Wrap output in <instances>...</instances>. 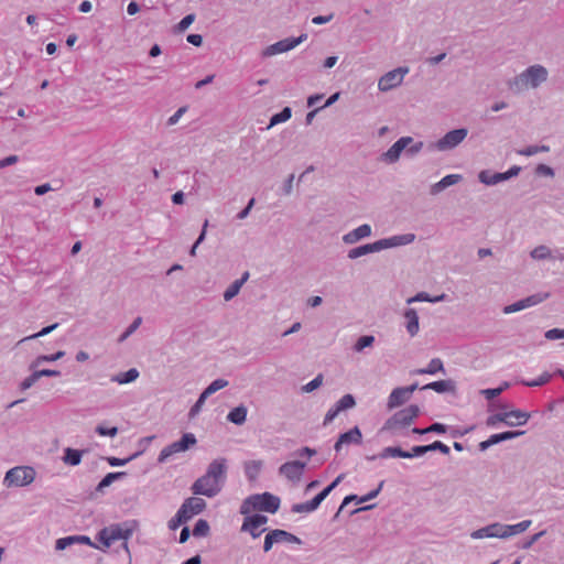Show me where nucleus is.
Here are the masks:
<instances>
[{
	"label": "nucleus",
	"instance_id": "nucleus-59",
	"mask_svg": "<svg viewBox=\"0 0 564 564\" xmlns=\"http://www.w3.org/2000/svg\"><path fill=\"white\" fill-rule=\"evenodd\" d=\"M544 336L549 340L562 339L564 338V329L552 328L546 330Z\"/></svg>",
	"mask_w": 564,
	"mask_h": 564
},
{
	"label": "nucleus",
	"instance_id": "nucleus-50",
	"mask_svg": "<svg viewBox=\"0 0 564 564\" xmlns=\"http://www.w3.org/2000/svg\"><path fill=\"white\" fill-rule=\"evenodd\" d=\"M551 373L549 372H543L541 376H539L536 379L534 380H527V381H522V383L527 387H541L545 383H547L550 380H551Z\"/></svg>",
	"mask_w": 564,
	"mask_h": 564
},
{
	"label": "nucleus",
	"instance_id": "nucleus-21",
	"mask_svg": "<svg viewBox=\"0 0 564 564\" xmlns=\"http://www.w3.org/2000/svg\"><path fill=\"white\" fill-rule=\"evenodd\" d=\"M523 434H524L523 431H507V432H502V433H498V434H492L488 440L482 441L479 444V447H480L481 451H486L489 447H491L492 445H496V444H498L500 442L513 440V438L519 437V436H521Z\"/></svg>",
	"mask_w": 564,
	"mask_h": 564
},
{
	"label": "nucleus",
	"instance_id": "nucleus-22",
	"mask_svg": "<svg viewBox=\"0 0 564 564\" xmlns=\"http://www.w3.org/2000/svg\"><path fill=\"white\" fill-rule=\"evenodd\" d=\"M403 318L405 321L404 327L410 337H415L420 332V321L417 312L409 307L403 312Z\"/></svg>",
	"mask_w": 564,
	"mask_h": 564
},
{
	"label": "nucleus",
	"instance_id": "nucleus-23",
	"mask_svg": "<svg viewBox=\"0 0 564 564\" xmlns=\"http://www.w3.org/2000/svg\"><path fill=\"white\" fill-rule=\"evenodd\" d=\"M411 398L403 387L395 388L391 391L387 400L388 410H393L406 403Z\"/></svg>",
	"mask_w": 564,
	"mask_h": 564
},
{
	"label": "nucleus",
	"instance_id": "nucleus-47",
	"mask_svg": "<svg viewBox=\"0 0 564 564\" xmlns=\"http://www.w3.org/2000/svg\"><path fill=\"white\" fill-rule=\"evenodd\" d=\"M207 398H208V395H206L204 392L200 393L197 401L195 402V404L191 408V410L188 412V416L191 419L196 417L200 413Z\"/></svg>",
	"mask_w": 564,
	"mask_h": 564
},
{
	"label": "nucleus",
	"instance_id": "nucleus-6",
	"mask_svg": "<svg viewBox=\"0 0 564 564\" xmlns=\"http://www.w3.org/2000/svg\"><path fill=\"white\" fill-rule=\"evenodd\" d=\"M420 409L417 405H409L389 417L382 426V431H389L393 435H399L400 432L408 426L419 416Z\"/></svg>",
	"mask_w": 564,
	"mask_h": 564
},
{
	"label": "nucleus",
	"instance_id": "nucleus-49",
	"mask_svg": "<svg viewBox=\"0 0 564 564\" xmlns=\"http://www.w3.org/2000/svg\"><path fill=\"white\" fill-rule=\"evenodd\" d=\"M241 285L237 282V281H234L224 292V300L226 302H229L231 301L235 296H237L241 290Z\"/></svg>",
	"mask_w": 564,
	"mask_h": 564
},
{
	"label": "nucleus",
	"instance_id": "nucleus-53",
	"mask_svg": "<svg viewBox=\"0 0 564 564\" xmlns=\"http://www.w3.org/2000/svg\"><path fill=\"white\" fill-rule=\"evenodd\" d=\"M344 479V475H339L336 479L328 485L325 489H323L318 495V499L323 502V500L339 485V482Z\"/></svg>",
	"mask_w": 564,
	"mask_h": 564
},
{
	"label": "nucleus",
	"instance_id": "nucleus-34",
	"mask_svg": "<svg viewBox=\"0 0 564 564\" xmlns=\"http://www.w3.org/2000/svg\"><path fill=\"white\" fill-rule=\"evenodd\" d=\"M375 336L372 335H364V336H360L356 343L354 344V351L356 352H362L366 348H370L373 346L375 344Z\"/></svg>",
	"mask_w": 564,
	"mask_h": 564
},
{
	"label": "nucleus",
	"instance_id": "nucleus-55",
	"mask_svg": "<svg viewBox=\"0 0 564 564\" xmlns=\"http://www.w3.org/2000/svg\"><path fill=\"white\" fill-rule=\"evenodd\" d=\"M57 326H58L57 323L46 326V327L42 328L39 333L24 337L23 339H21V343L25 341V340H31V339L46 336L50 333H52L55 328H57Z\"/></svg>",
	"mask_w": 564,
	"mask_h": 564
},
{
	"label": "nucleus",
	"instance_id": "nucleus-5",
	"mask_svg": "<svg viewBox=\"0 0 564 564\" xmlns=\"http://www.w3.org/2000/svg\"><path fill=\"white\" fill-rule=\"evenodd\" d=\"M280 507V498L270 494H256L246 498L240 506L241 514H250L252 511L275 513Z\"/></svg>",
	"mask_w": 564,
	"mask_h": 564
},
{
	"label": "nucleus",
	"instance_id": "nucleus-24",
	"mask_svg": "<svg viewBox=\"0 0 564 564\" xmlns=\"http://www.w3.org/2000/svg\"><path fill=\"white\" fill-rule=\"evenodd\" d=\"M61 372L58 370L53 369H42L35 370L32 375L26 377L20 384L22 390L30 389L37 380H41L42 377H58Z\"/></svg>",
	"mask_w": 564,
	"mask_h": 564
},
{
	"label": "nucleus",
	"instance_id": "nucleus-63",
	"mask_svg": "<svg viewBox=\"0 0 564 564\" xmlns=\"http://www.w3.org/2000/svg\"><path fill=\"white\" fill-rule=\"evenodd\" d=\"M427 448H430V452L440 451L444 455L449 454V447L440 441H435L434 443L427 445Z\"/></svg>",
	"mask_w": 564,
	"mask_h": 564
},
{
	"label": "nucleus",
	"instance_id": "nucleus-39",
	"mask_svg": "<svg viewBox=\"0 0 564 564\" xmlns=\"http://www.w3.org/2000/svg\"><path fill=\"white\" fill-rule=\"evenodd\" d=\"M292 116V111L290 107H285L281 112L275 113L271 117L270 123L268 128L276 126L279 123L288 121Z\"/></svg>",
	"mask_w": 564,
	"mask_h": 564
},
{
	"label": "nucleus",
	"instance_id": "nucleus-36",
	"mask_svg": "<svg viewBox=\"0 0 564 564\" xmlns=\"http://www.w3.org/2000/svg\"><path fill=\"white\" fill-rule=\"evenodd\" d=\"M531 524V520H523L516 524H507L508 538L527 531Z\"/></svg>",
	"mask_w": 564,
	"mask_h": 564
},
{
	"label": "nucleus",
	"instance_id": "nucleus-40",
	"mask_svg": "<svg viewBox=\"0 0 564 564\" xmlns=\"http://www.w3.org/2000/svg\"><path fill=\"white\" fill-rule=\"evenodd\" d=\"M549 151H550V147L546 144L529 145L524 149L518 150V154L522 155V156H532L540 152H549Z\"/></svg>",
	"mask_w": 564,
	"mask_h": 564
},
{
	"label": "nucleus",
	"instance_id": "nucleus-28",
	"mask_svg": "<svg viewBox=\"0 0 564 564\" xmlns=\"http://www.w3.org/2000/svg\"><path fill=\"white\" fill-rule=\"evenodd\" d=\"M445 299H446V294H444V293H442L440 295L431 296L426 292H419L414 296L409 297L406 300V304L410 305V304H413L416 302L440 303V302L445 301Z\"/></svg>",
	"mask_w": 564,
	"mask_h": 564
},
{
	"label": "nucleus",
	"instance_id": "nucleus-26",
	"mask_svg": "<svg viewBox=\"0 0 564 564\" xmlns=\"http://www.w3.org/2000/svg\"><path fill=\"white\" fill-rule=\"evenodd\" d=\"M84 451L66 447L62 460L68 466H78L82 462Z\"/></svg>",
	"mask_w": 564,
	"mask_h": 564
},
{
	"label": "nucleus",
	"instance_id": "nucleus-10",
	"mask_svg": "<svg viewBox=\"0 0 564 564\" xmlns=\"http://www.w3.org/2000/svg\"><path fill=\"white\" fill-rule=\"evenodd\" d=\"M466 128L454 129L445 133L441 139L431 144V149L438 152H446L458 147L467 137Z\"/></svg>",
	"mask_w": 564,
	"mask_h": 564
},
{
	"label": "nucleus",
	"instance_id": "nucleus-32",
	"mask_svg": "<svg viewBox=\"0 0 564 564\" xmlns=\"http://www.w3.org/2000/svg\"><path fill=\"white\" fill-rule=\"evenodd\" d=\"M272 533H273V538H274L275 544L276 543H295V544H301V540L297 536H295L294 534H292V533H290L288 531L275 529V530H272Z\"/></svg>",
	"mask_w": 564,
	"mask_h": 564
},
{
	"label": "nucleus",
	"instance_id": "nucleus-14",
	"mask_svg": "<svg viewBox=\"0 0 564 564\" xmlns=\"http://www.w3.org/2000/svg\"><path fill=\"white\" fill-rule=\"evenodd\" d=\"M550 297L549 292H539L503 307L505 314H512L535 306Z\"/></svg>",
	"mask_w": 564,
	"mask_h": 564
},
{
	"label": "nucleus",
	"instance_id": "nucleus-37",
	"mask_svg": "<svg viewBox=\"0 0 564 564\" xmlns=\"http://www.w3.org/2000/svg\"><path fill=\"white\" fill-rule=\"evenodd\" d=\"M530 256L534 260H546L552 259V251L547 246L541 245L535 247L531 252Z\"/></svg>",
	"mask_w": 564,
	"mask_h": 564
},
{
	"label": "nucleus",
	"instance_id": "nucleus-16",
	"mask_svg": "<svg viewBox=\"0 0 564 564\" xmlns=\"http://www.w3.org/2000/svg\"><path fill=\"white\" fill-rule=\"evenodd\" d=\"M470 538L474 540L485 538L508 539L507 524L500 522L490 523L484 528L473 531L470 533Z\"/></svg>",
	"mask_w": 564,
	"mask_h": 564
},
{
	"label": "nucleus",
	"instance_id": "nucleus-41",
	"mask_svg": "<svg viewBox=\"0 0 564 564\" xmlns=\"http://www.w3.org/2000/svg\"><path fill=\"white\" fill-rule=\"evenodd\" d=\"M210 531L208 522L204 519H199L193 529V535L196 538L207 536Z\"/></svg>",
	"mask_w": 564,
	"mask_h": 564
},
{
	"label": "nucleus",
	"instance_id": "nucleus-58",
	"mask_svg": "<svg viewBox=\"0 0 564 564\" xmlns=\"http://www.w3.org/2000/svg\"><path fill=\"white\" fill-rule=\"evenodd\" d=\"M535 173L540 176L553 177L555 175L554 170L546 164H539L535 167Z\"/></svg>",
	"mask_w": 564,
	"mask_h": 564
},
{
	"label": "nucleus",
	"instance_id": "nucleus-62",
	"mask_svg": "<svg viewBox=\"0 0 564 564\" xmlns=\"http://www.w3.org/2000/svg\"><path fill=\"white\" fill-rule=\"evenodd\" d=\"M423 148L424 143L422 141H413L405 150L409 155L414 156L417 153H420L423 150Z\"/></svg>",
	"mask_w": 564,
	"mask_h": 564
},
{
	"label": "nucleus",
	"instance_id": "nucleus-13",
	"mask_svg": "<svg viewBox=\"0 0 564 564\" xmlns=\"http://www.w3.org/2000/svg\"><path fill=\"white\" fill-rule=\"evenodd\" d=\"M307 463L302 460H290L282 464L279 467L280 476L284 477L292 484H297L301 481L304 470L306 468Z\"/></svg>",
	"mask_w": 564,
	"mask_h": 564
},
{
	"label": "nucleus",
	"instance_id": "nucleus-12",
	"mask_svg": "<svg viewBox=\"0 0 564 564\" xmlns=\"http://www.w3.org/2000/svg\"><path fill=\"white\" fill-rule=\"evenodd\" d=\"M245 519L242 525L240 528L241 532L249 533L253 539H258L264 531V525L268 522V517L263 514H245Z\"/></svg>",
	"mask_w": 564,
	"mask_h": 564
},
{
	"label": "nucleus",
	"instance_id": "nucleus-43",
	"mask_svg": "<svg viewBox=\"0 0 564 564\" xmlns=\"http://www.w3.org/2000/svg\"><path fill=\"white\" fill-rule=\"evenodd\" d=\"M229 384L228 380L226 379H216L214 380L203 392L210 397L212 394L216 393L217 391L226 388Z\"/></svg>",
	"mask_w": 564,
	"mask_h": 564
},
{
	"label": "nucleus",
	"instance_id": "nucleus-2",
	"mask_svg": "<svg viewBox=\"0 0 564 564\" xmlns=\"http://www.w3.org/2000/svg\"><path fill=\"white\" fill-rule=\"evenodd\" d=\"M227 473L226 458L219 457L214 459L207 467L206 473L197 478L191 490L195 496H205L214 498L217 496L224 486Z\"/></svg>",
	"mask_w": 564,
	"mask_h": 564
},
{
	"label": "nucleus",
	"instance_id": "nucleus-30",
	"mask_svg": "<svg viewBox=\"0 0 564 564\" xmlns=\"http://www.w3.org/2000/svg\"><path fill=\"white\" fill-rule=\"evenodd\" d=\"M139 371L135 368H131L126 372L112 376L110 380L119 384H128L135 381L139 378Z\"/></svg>",
	"mask_w": 564,
	"mask_h": 564
},
{
	"label": "nucleus",
	"instance_id": "nucleus-31",
	"mask_svg": "<svg viewBox=\"0 0 564 564\" xmlns=\"http://www.w3.org/2000/svg\"><path fill=\"white\" fill-rule=\"evenodd\" d=\"M321 503L322 501L315 496L311 501L294 505L292 511L295 513H310L315 511Z\"/></svg>",
	"mask_w": 564,
	"mask_h": 564
},
{
	"label": "nucleus",
	"instance_id": "nucleus-29",
	"mask_svg": "<svg viewBox=\"0 0 564 564\" xmlns=\"http://www.w3.org/2000/svg\"><path fill=\"white\" fill-rule=\"evenodd\" d=\"M263 467L262 460H248L245 463V474L248 480L253 481L258 478L261 469Z\"/></svg>",
	"mask_w": 564,
	"mask_h": 564
},
{
	"label": "nucleus",
	"instance_id": "nucleus-27",
	"mask_svg": "<svg viewBox=\"0 0 564 564\" xmlns=\"http://www.w3.org/2000/svg\"><path fill=\"white\" fill-rule=\"evenodd\" d=\"M478 180L480 183L487 186H494L505 182L502 173H492L488 170L480 171L478 174Z\"/></svg>",
	"mask_w": 564,
	"mask_h": 564
},
{
	"label": "nucleus",
	"instance_id": "nucleus-1",
	"mask_svg": "<svg viewBox=\"0 0 564 564\" xmlns=\"http://www.w3.org/2000/svg\"><path fill=\"white\" fill-rule=\"evenodd\" d=\"M138 523L135 521H124L122 523H113L98 532L97 541L100 545L95 544L86 535H69L57 539L55 542V549L57 551L66 550L74 544H85L91 547H96L101 551H106L112 546L117 541H121V552L124 555L123 563H130V553L128 549V540L132 536Z\"/></svg>",
	"mask_w": 564,
	"mask_h": 564
},
{
	"label": "nucleus",
	"instance_id": "nucleus-8",
	"mask_svg": "<svg viewBox=\"0 0 564 564\" xmlns=\"http://www.w3.org/2000/svg\"><path fill=\"white\" fill-rule=\"evenodd\" d=\"M409 72L408 66H399L384 73L378 78V90L386 94L401 87Z\"/></svg>",
	"mask_w": 564,
	"mask_h": 564
},
{
	"label": "nucleus",
	"instance_id": "nucleus-33",
	"mask_svg": "<svg viewBox=\"0 0 564 564\" xmlns=\"http://www.w3.org/2000/svg\"><path fill=\"white\" fill-rule=\"evenodd\" d=\"M443 362L438 358L432 359L425 368L416 369L413 371L415 375H435L438 371H443Z\"/></svg>",
	"mask_w": 564,
	"mask_h": 564
},
{
	"label": "nucleus",
	"instance_id": "nucleus-20",
	"mask_svg": "<svg viewBox=\"0 0 564 564\" xmlns=\"http://www.w3.org/2000/svg\"><path fill=\"white\" fill-rule=\"evenodd\" d=\"M362 441V434L359 427L355 426L349 431L343 433L334 445L336 452H340L344 445L357 444L359 445Z\"/></svg>",
	"mask_w": 564,
	"mask_h": 564
},
{
	"label": "nucleus",
	"instance_id": "nucleus-15",
	"mask_svg": "<svg viewBox=\"0 0 564 564\" xmlns=\"http://www.w3.org/2000/svg\"><path fill=\"white\" fill-rule=\"evenodd\" d=\"M413 142L412 137H401L386 152L381 154V161L386 164H394L400 160L402 152Z\"/></svg>",
	"mask_w": 564,
	"mask_h": 564
},
{
	"label": "nucleus",
	"instance_id": "nucleus-11",
	"mask_svg": "<svg viewBox=\"0 0 564 564\" xmlns=\"http://www.w3.org/2000/svg\"><path fill=\"white\" fill-rule=\"evenodd\" d=\"M307 34L302 33L297 37H286L281 41H278L271 45H268L262 52V57H272L279 54H283L294 50L296 46L306 41Z\"/></svg>",
	"mask_w": 564,
	"mask_h": 564
},
{
	"label": "nucleus",
	"instance_id": "nucleus-18",
	"mask_svg": "<svg viewBox=\"0 0 564 564\" xmlns=\"http://www.w3.org/2000/svg\"><path fill=\"white\" fill-rule=\"evenodd\" d=\"M500 409L505 411L506 425L510 427L525 425L531 417V414L527 411L519 409L508 410L506 405H501Z\"/></svg>",
	"mask_w": 564,
	"mask_h": 564
},
{
	"label": "nucleus",
	"instance_id": "nucleus-42",
	"mask_svg": "<svg viewBox=\"0 0 564 564\" xmlns=\"http://www.w3.org/2000/svg\"><path fill=\"white\" fill-rule=\"evenodd\" d=\"M335 405L339 409L340 412L352 409L356 405V400L352 394L343 395Z\"/></svg>",
	"mask_w": 564,
	"mask_h": 564
},
{
	"label": "nucleus",
	"instance_id": "nucleus-45",
	"mask_svg": "<svg viewBox=\"0 0 564 564\" xmlns=\"http://www.w3.org/2000/svg\"><path fill=\"white\" fill-rule=\"evenodd\" d=\"M451 387L449 381L441 380V381H434L431 383L425 384L422 387L423 390H433L435 392L442 393L446 392Z\"/></svg>",
	"mask_w": 564,
	"mask_h": 564
},
{
	"label": "nucleus",
	"instance_id": "nucleus-25",
	"mask_svg": "<svg viewBox=\"0 0 564 564\" xmlns=\"http://www.w3.org/2000/svg\"><path fill=\"white\" fill-rule=\"evenodd\" d=\"M248 409L240 404L229 411L227 420L236 425H242L247 421Z\"/></svg>",
	"mask_w": 564,
	"mask_h": 564
},
{
	"label": "nucleus",
	"instance_id": "nucleus-38",
	"mask_svg": "<svg viewBox=\"0 0 564 564\" xmlns=\"http://www.w3.org/2000/svg\"><path fill=\"white\" fill-rule=\"evenodd\" d=\"M126 474L123 471L109 473L98 484L97 490L102 491L106 487L110 486L113 481L122 478Z\"/></svg>",
	"mask_w": 564,
	"mask_h": 564
},
{
	"label": "nucleus",
	"instance_id": "nucleus-4",
	"mask_svg": "<svg viewBox=\"0 0 564 564\" xmlns=\"http://www.w3.org/2000/svg\"><path fill=\"white\" fill-rule=\"evenodd\" d=\"M416 236L412 232L393 235L387 238L376 240L370 243L361 245L348 250L347 258L356 260L369 253H377L382 250L409 246L415 241Z\"/></svg>",
	"mask_w": 564,
	"mask_h": 564
},
{
	"label": "nucleus",
	"instance_id": "nucleus-51",
	"mask_svg": "<svg viewBox=\"0 0 564 564\" xmlns=\"http://www.w3.org/2000/svg\"><path fill=\"white\" fill-rule=\"evenodd\" d=\"M188 520L184 517V514L177 510L176 514L171 518L167 522V527L170 530H176L181 524L187 522Z\"/></svg>",
	"mask_w": 564,
	"mask_h": 564
},
{
	"label": "nucleus",
	"instance_id": "nucleus-3",
	"mask_svg": "<svg viewBox=\"0 0 564 564\" xmlns=\"http://www.w3.org/2000/svg\"><path fill=\"white\" fill-rule=\"evenodd\" d=\"M550 70L546 66L534 63L528 65L508 82L509 89L514 94L538 90L547 84Z\"/></svg>",
	"mask_w": 564,
	"mask_h": 564
},
{
	"label": "nucleus",
	"instance_id": "nucleus-54",
	"mask_svg": "<svg viewBox=\"0 0 564 564\" xmlns=\"http://www.w3.org/2000/svg\"><path fill=\"white\" fill-rule=\"evenodd\" d=\"M95 431L99 436L115 437L118 434V427H106L102 424L97 425Z\"/></svg>",
	"mask_w": 564,
	"mask_h": 564
},
{
	"label": "nucleus",
	"instance_id": "nucleus-17",
	"mask_svg": "<svg viewBox=\"0 0 564 564\" xmlns=\"http://www.w3.org/2000/svg\"><path fill=\"white\" fill-rule=\"evenodd\" d=\"M206 508V501L199 497H189L183 501L180 511L187 520L202 513Z\"/></svg>",
	"mask_w": 564,
	"mask_h": 564
},
{
	"label": "nucleus",
	"instance_id": "nucleus-56",
	"mask_svg": "<svg viewBox=\"0 0 564 564\" xmlns=\"http://www.w3.org/2000/svg\"><path fill=\"white\" fill-rule=\"evenodd\" d=\"M427 452H430V448H427V445L414 446V447H412L411 452L404 451V458L419 457Z\"/></svg>",
	"mask_w": 564,
	"mask_h": 564
},
{
	"label": "nucleus",
	"instance_id": "nucleus-48",
	"mask_svg": "<svg viewBox=\"0 0 564 564\" xmlns=\"http://www.w3.org/2000/svg\"><path fill=\"white\" fill-rule=\"evenodd\" d=\"M380 458H389V457H401L404 458V451L400 447H386L378 455Z\"/></svg>",
	"mask_w": 564,
	"mask_h": 564
},
{
	"label": "nucleus",
	"instance_id": "nucleus-52",
	"mask_svg": "<svg viewBox=\"0 0 564 564\" xmlns=\"http://www.w3.org/2000/svg\"><path fill=\"white\" fill-rule=\"evenodd\" d=\"M323 384V376L317 375L313 380L302 387V391L305 393L313 392Z\"/></svg>",
	"mask_w": 564,
	"mask_h": 564
},
{
	"label": "nucleus",
	"instance_id": "nucleus-64",
	"mask_svg": "<svg viewBox=\"0 0 564 564\" xmlns=\"http://www.w3.org/2000/svg\"><path fill=\"white\" fill-rule=\"evenodd\" d=\"M187 108L186 107H181L178 108L175 113H173L169 119H167V126H174L176 124L180 119L182 118V116L186 112Z\"/></svg>",
	"mask_w": 564,
	"mask_h": 564
},
{
	"label": "nucleus",
	"instance_id": "nucleus-57",
	"mask_svg": "<svg viewBox=\"0 0 564 564\" xmlns=\"http://www.w3.org/2000/svg\"><path fill=\"white\" fill-rule=\"evenodd\" d=\"M463 180V176L460 174H448L444 176L440 182L444 186V188H447L452 185L457 184Z\"/></svg>",
	"mask_w": 564,
	"mask_h": 564
},
{
	"label": "nucleus",
	"instance_id": "nucleus-7",
	"mask_svg": "<svg viewBox=\"0 0 564 564\" xmlns=\"http://www.w3.org/2000/svg\"><path fill=\"white\" fill-rule=\"evenodd\" d=\"M36 471L31 466H15L10 468L3 478V485L10 487H24L32 484L35 479Z\"/></svg>",
	"mask_w": 564,
	"mask_h": 564
},
{
	"label": "nucleus",
	"instance_id": "nucleus-9",
	"mask_svg": "<svg viewBox=\"0 0 564 564\" xmlns=\"http://www.w3.org/2000/svg\"><path fill=\"white\" fill-rule=\"evenodd\" d=\"M196 443H197V440L193 433H185V434H183V436L180 441L173 442L170 445L162 448V451L159 454L158 462L161 464L165 463L173 455L188 451Z\"/></svg>",
	"mask_w": 564,
	"mask_h": 564
},
{
	"label": "nucleus",
	"instance_id": "nucleus-35",
	"mask_svg": "<svg viewBox=\"0 0 564 564\" xmlns=\"http://www.w3.org/2000/svg\"><path fill=\"white\" fill-rule=\"evenodd\" d=\"M65 356V351L58 350L57 352L53 355H41L36 357V359L32 362L31 368L39 367L43 362H53L56 361Z\"/></svg>",
	"mask_w": 564,
	"mask_h": 564
},
{
	"label": "nucleus",
	"instance_id": "nucleus-60",
	"mask_svg": "<svg viewBox=\"0 0 564 564\" xmlns=\"http://www.w3.org/2000/svg\"><path fill=\"white\" fill-rule=\"evenodd\" d=\"M195 15L194 14H187L185 15L180 23L177 24V30L180 32H184L189 28V25L194 22Z\"/></svg>",
	"mask_w": 564,
	"mask_h": 564
},
{
	"label": "nucleus",
	"instance_id": "nucleus-44",
	"mask_svg": "<svg viewBox=\"0 0 564 564\" xmlns=\"http://www.w3.org/2000/svg\"><path fill=\"white\" fill-rule=\"evenodd\" d=\"M502 423L506 425V415H505V411L501 410L495 414H491L487 417L486 420V425L488 427H498V425Z\"/></svg>",
	"mask_w": 564,
	"mask_h": 564
},
{
	"label": "nucleus",
	"instance_id": "nucleus-19",
	"mask_svg": "<svg viewBox=\"0 0 564 564\" xmlns=\"http://www.w3.org/2000/svg\"><path fill=\"white\" fill-rule=\"evenodd\" d=\"M372 235V227L369 224H362L355 229L346 232L341 239L345 245H356L357 242L369 238Z\"/></svg>",
	"mask_w": 564,
	"mask_h": 564
},
{
	"label": "nucleus",
	"instance_id": "nucleus-46",
	"mask_svg": "<svg viewBox=\"0 0 564 564\" xmlns=\"http://www.w3.org/2000/svg\"><path fill=\"white\" fill-rule=\"evenodd\" d=\"M141 324L142 317H135L131 325L120 335L118 341L123 343L124 340H127L140 327Z\"/></svg>",
	"mask_w": 564,
	"mask_h": 564
},
{
	"label": "nucleus",
	"instance_id": "nucleus-61",
	"mask_svg": "<svg viewBox=\"0 0 564 564\" xmlns=\"http://www.w3.org/2000/svg\"><path fill=\"white\" fill-rule=\"evenodd\" d=\"M340 413L339 409L334 404L325 414L324 417V425H328L330 422H333L336 416Z\"/></svg>",
	"mask_w": 564,
	"mask_h": 564
}]
</instances>
